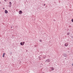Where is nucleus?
<instances>
[{
    "mask_svg": "<svg viewBox=\"0 0 73 73\" xmlns=\"http://www.w3.org/2000/svg\"><path fill=\"white\" fill-rule=\"evenodd\" d=\"M50 61L49 59H48L46 60L45 61V62H49Z\"/></svg>",
    "mask_w": 73,
    "mask_h": 73,
    "instance_id": "obj_1",
    "label": "nucleus"
},
{
    "mask_svg": "<svg viewBox=\"0 0 73 73\" xmlns=\"http://www.w3.org/2000/svg\"><path fill=\"white\" fill-rule=\"evenodd\" d=\"M25 44V42H21L20 43V44L21 45H24Z\"/></svg>",
    "mask_w": 73,
    "mask_h": 73,
    "instance_id": "obj_2",
    "label": "nucleus"
},
{
    "mask_svg": "<svg viewBox=\"0 0 73 73\" xmlns=\"http://www.w3.org/2000/svg\"><path fill=\"white\" fill-rule=\"evenodd\" d=\"M23 13V12L21 11H19V13L20 15H21Z\"/></svg>",
    "mask_w": 73,
    "mask_h": 73,
    "instance_id": "obj_3",
    "label": "nucleus"
},
{
    "mask_svg": "<svg viewBox=\"0 0 73 73\" xmlns=\"http://www.w3.org/2000/svg\"><path fill=\"white\" fill-rule=\"evenodd\" d=\"M9 7H11V5H12V3L10 2L9 3Z\"/></svg>",
    "mask_w": 73,
    "mask_h": 73,
    "instance_id": "obj_4",
    "label": "nucleus"
},
{
    "mask_svg": "<svg viewBox=\"0 0 73 73\" xmlns=\"http://www.w3.org/2000/svg\"><path fill=\"white\" fill-rule=\"evenodd\" d=\"M63 56L64 57H67V55L66 54H64Z\"/></svg>",
    "mask_w": 73,
    "mask_h": 73,
    "instance_id": "obj_5",
    "label": "nucleus"
},
{
    "mask_svg": "<svg viewBox=\"0 0 73 73\" xmlns=\"http://www.w3.org/2000/svg\"><path fill=\"white\" fill-rule=\"evenodd\" d=\"M5 13L6 14H7V13H8V11L6 10H5Z\"/></svg>",
    "mask_w": 73,
    "mask_h": 73,
    "instance_id": "obj_6",
    "label": "nucleus"
},
{
    "mask_svg": "<svg viewBox=\"0 0 73 73\" xmlns=\"http://www.w3.org/2000/svg\"><path fill=\"white\" fill-rule=\"evenodd\" d=\"M64 45L65 46H67L68 45V43H66Z\"/></svg>",
    "mask_w": 73,
    "mask_h": 73,
    "instance_id": "obj_7",
    "label": "nucleus"
},
{
    "mask_svg": "<svg viewBox=\"0 0 73 73\" xmlns=\"http://www.w3.org/2000/svg\"><path fill=\"white\" fill-rule=\"evenodd\" d=\"M38 58L39 60H41V57L40 56H38Z\"/></svg>",
    "mask_w": 73,
    "mask_h": 73,
    "instance_id": "obj_8",
    "label": "nucleus"
},
{
    "mask_svg": "<svg viewBox=\"0 0 73 73\" xmlns=\"http://www.w3.org/2000/svg\"><path fill=\"white\" fill-rule=\"evenodd\" d=\"M5 53H3V58L4 57V56H5Z\"/></svg>",
    "mask_w": 73,
    "mask_h": 73,
    "instance_id": "obj_9",
    "label": "nucleus"
},
{
    "mask_svg": "<svg viewBox=\"0 0 73 73\" xmlns=\"http://www.w3.org/2000/svg\"><path fill=\"white\" fill-rule=\"evenodd\" d=\"M51 69L52 70H54V68H53V67H51Z\"/></svg>",
    "mask_w": 73,
    "mask_h": 73,
    "instance_id": "obj_10",
    "label": "nucleus"
},
{
    "mask_svg": "<svg viewBox=\"0 0 73 73\" xmlns=\"http://www.w3.org/2000/svg\"><path fill=\"white\" fill-rule=\"evenodd\" d=\"M67 35H70V33H67Z\"/></svg>",
    "mask_w": 73,
    "mask_h": 73,
    "instance_id": "obj_11",
    "label": "nucleus"
},
{
    "mask_svg": "<svg viewBox=\"0 0 73 73\" xmlns=\"http://www.w3.org/2000/svg\"><path fill=\"white\" fill-rule=\"evenodd\" d=\"M46 57V56H45L44 57H43V58H44L45 59V58Z\"/></svg>",
    "mask_w": 73,
    "mask_h": 73,
    "instance_id": "obj_12",
    "label": "nucleus"
},
{
    "mask_svg": "<svg viewBox=\"0 0 73 73\" xmlns=\"http://www.w3.org/2000/svg\"><path fill=\"white\" fill-rule=\"evenodd\" d=\"M71 21H72V23H73V19H72L71 20Z\"/></svg>",
    "mask_w": 73,
    "mask_h": 73,
    "instance_id": "obj_13",
    "label": "nucleus"
},
{
    "mask_svg": "<svg viewBox=\"0 0 73 73\" xmlns=\"http://www.w3.org/2000/svg\"><path fill=\"white\" fill-rule=\"evenodd\" d=\"M39 41H40V42H42V40H39Z\"/></svg>",
    "mask_w": 73,
    "mask_h": 73,
    "instance_id": "obj_14",
    "label": "nucleus"
},
{
    "mask_svg": "<svg viewBox=\"0 0 73 73\" xmlns=\"http://www.w3.org/2000/svg\"><path fill=\"white\" fill-rule=\"evenodd\" d=\"M5 1H7V0H4Z\"/></svg>",
    "mask_w": 73,
    "mask_h": 73,
    "instance_id": "obj_15",
    "label": "nucleus"
},
{
    "mask_svg": "<svg viewBox=\"0 0 73 73\" xmlns=\"http://www.w3.org/2000/svg\"><path fill=\"white\" fill-rule=\"evenodd\" d=\"M72 66H73V63L72 64Z\"/></svg>",
    "mask_w": 73,
    "mask_h": 73,
    "instance_id": "obj_16",
    "label": "nucleus"
},
{
    "mask_svg": "<svg viewBox=\"0 0 73 73\" xmlns=\"http://www.w3.org/2000/svg\"><path fill=\"white\" fill-rule=\"evenodd\" d=\"M73 36H71V38H73Z\"/></svg>",
    "mask_w": 73,
    "mask_h": 73,
    "instance_id": "obj_17",
    "label": "nucleus"
},
{
    "mask_svg": "<svg viewBox=\"0 0 73 73\" xmlns=\"http://www.w3.org/2000/svg\"><path fill=\"white\" fill-rule=\"evenodd\" d=\"M3 9H5V8H3Z\"/></svg>",
    "mask_w": 73,
    "mask_h": 73,
    "instance_id": "obj_18",
    "label": "nucleus"
},
{
    "mask_svg": "<svg viewBox=\"0 0 73 73\" xmlns=\"http://www.w3.org/2000/svg\"><path fill=\"white\" fill-rule=\"evenodd\" d=\"M44 6H45V4H44Z\"/></svg>",
    "mask_w": 73,
    "mask_h": 73,
    "instance_id": "obj_19",
    "label": "nucleus"
},
{
    "mask_svg": "<svg viewBox=\"0 0 73 73\" xmlns=\"http://www.w3.org/2000/svg\"><path fill=\"white\" fill-rule=\"evenodd\" d=\"M1 2L0 1V4H1Z\"/></svg>",
    "mask_w": 73,
    "mask_h": 73,
    "instance_id": "obj_20",
    "label": "nucleus"
},
{
    "mask_svg": "<svg viewBox=\"0 0 73 73\" xmlns=\"http://www.w3.org/2000/svg\"><path fill=\"white\" fill-rule=\"evenodd\" d=\"M69 52V51H68V52Z\"/></svg>",
    "mask_w": 73,
    "mask_h": 73,
    "instance_id": "obj_21",
    "label": "nucleus"
}]
</instances>
